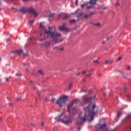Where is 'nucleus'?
Segmentation results:
<instances>
[{"label":"nucleus","instance_id":"nucleus-5","mask_svg":"<svg viewBox=\"0 0 131 131\" xmlns=\"http://www.w3.org/2000/svg\"><path fill=\"white\" fill-rule=\"evenodd\" d=\"M68 99V96L63 95L60 96L59 98L56 101L55 104L58 105L59 107H63L66 103V100Z\"/></svg>","mask_w":131,"mask_h":131},{"label":"nucleus","instance_id":"nucleus-43","mask_svg":"<svg viewBox=\"0 0 131 131\" xmlns=\"http://www.w3.org/2000/svg\"><path fill=\"white\" fill-rule=\"evenodd\" d=\"M128 130L131 131V126L128 127Z\"/></svg>","mask_w":131,"mask_h":131},{"label":"nucleus","instance_id":"nucleus-42","mask_svg":"<svg viewBox=\"0 0 131 131\" xmlns=\"http://www.w3.org/2000/svg\"><path fill=\"white\" fill-rule=\"evenodd\" d=\"M126 91H127V88H125L124 89V92H126Z\"/></svg>","mask_w":131,"mask_h":131},{"label":"nucleus","instance_id":"nucleus-34","mask_svg":"<svg viewBox=\"0 0 131 131\" xmlns=\"http://www.w3.org/2000/svg\"><path fill=\"white\" fill-rule=\"evenodd\" d=\"M42 26H43L42 23H40L39 28H42Z\"/></svg>","mask_w":131,"mask_h":131},{"label":"nucleus","instance_id":"nucleus-30","mask_svg":"<svg viewBox=\"0 0 131 131\" xmlns=\"http://www.w3.org/2000/svg\"><path fill=\"white\" fill-rule=\"evenodd\" d=\"M51 101L52 102H55V101H56V99L55 98H52Z\"/></svg>","mask_w":131,"mask_h":131},{"label":"nucleus","instance_id":"nucleus-52","mask_svg":"<svg viewBox=\"0 0 131 131\" xmlns=\"http://www.w3.org/2000/svg\"><path fill=\"white\" fill-rule=\"evenodd\" d=\"M34 124H31V126H34Z\"/></svg>","mask_w":131,"mask_h":131},{"label":"nucleus","instance_id":"nucleus-11","mask_svg":"<svg viewBox=\"0 0 131 131\" xmlns=\"http://www.w3.org/2000/svg\"><path fill=\"white\" fill-rule=\"evenodd\" d=\"M59 29L61 31L64 30L65 31H69V28H66V24L63 23L62 26H59Z\"/></svg>","mask_w":131,"mask_h":131},{"label":"nucleus","instance_id":"nucleus-39","mask_svg":"<svg viewBox=\"0 0 131 131\" xmlns=\"http://www.w3.org/2000/svg\"><path fill=\"white\" fill-rule=\"evenodd\" d=\"M80 129H81V128H80V127H78L77 128V130L80 131Z\"/></svg>","mask_w":131,"mask_h":131},{"label":"nucleus","instance_id":"nucleus-45","mask_svg":"<svg viewBox=\"0 0 131 131\" xmlns=\"http://www.w3.org/2000/svg\"><path fill=\"white\" fill-rule=\"evenodd\" d=\"M94 63H99L98 60H94Z\"/></svg>","mask_w":131,"mask_h":131},{"label":"nucleus","instance_id":"nucleus-50","mask_svg":"<svg viewBox=\"0 0 131 131\" xmlns=\"http://www.w3.org/2000/svg\"><path fill=\"white\" fill-rule=\"evenodd\" d=\"M29 0H23V2H28Z\"/></svg>","mask_w":131,"mask_h":131},{"label":"nucleus","instance_id":"nucleus-7","mask_svg":"<svg viewBox=\"0 0 131 131\" xmlns=\"http://www.w3.org/2000/svg\"><path fill=\"white\" fill-rule=\"evenodd\" d=\"M94 14V12H91L89 14H84L83 13H80L77 16L78 18L77 21H79V20L81 19V17H83V19H89V18L92 17Z\"/></svg>","mask_w":131,"mask_h":131},{"label":"nucleus","instance_id":"nucleus-56","mask_svg":"<svg viewBox=\"0 0 131 131\" xmlns=\"http://www.w3.org/2000/svg\"><path fill=\"white\" fill-rule=\"evenodd\" d=\"M112 37V36H111L110 38L108 37V38H107V40H108V39H110V38H111Z\"/></svg>","mask_w":131,"mask_h":131},{"label":"nucleus","instance_id":"nucleus-55","mask_svg":"<svg viewBox=\"0 0 131 131\" xmlns=\"http://www.w3.org/2000/svg\"><path fill=\"white\" fill-rule=\"evenodd\" d=\"M96 96L94 97V98H92L91 99H92L93 100H95V98Z\"/></svg>","mask_w":131,"mask_h":131},{"label":"nucleus","instance_id":"nucleus-33","mask_svg":"<svg viewBox=\"0 0 131 131\" xmlns=\"http://www.w3.org/2000/svg\"><path fill=\"white\" fill-rule=\"evenodd\" d=\"M54 50H59V47H55L54 48Z\"/></svg>","mask_w":131,"mask_h":131},{"label":"nucleus","instance_id":"nucleus-31","mask_svg":"<svg viewBox=\"0 0 131 131\" xmlns=\"http://www.w3.org/2000/svg\"><path fill=\"white\" fill-rule=\"evenodd\" d=\"M105 63L106 64H108L109 63V60H105Z\"/></svg>","mask_w":131,"mask_h":131},{"label":"nucleus","instance_id":"nucleus-3","mask_svg":"<svg viewBox=\"0 0 131 131\" xmlns=\"http://www.w3.org/2000/svg\"><path fill=\"white\" fill-rule=\"evenodd\" d=\"M19 11L21 13H31L34 15V17H36V16L38 15L37 12L35 11V9L32 8V7L29 8H27V7H21L19 9Z\"/></svg>","mask_w":131,"mask_h":131},{"label":"nucleus","instance_id":"nucleus-2","mask_svg":"<svg viewBox=\"0 0 131 131\" xmlns=\"http://www.w3.org/2000/svg\"><path fill=\"white\" fill-rule=\"evenodd\" d=\"M96 108L95 104H90L87 107L84 108L85 111L84 117H81L79 116L76 119V125H82L83 123H84L86 121V117L88 116L91 117V119L89 121L90 122L92 120H94L95 118V114L96 112L94 111Z\"/></svg>","mask_w":131,"mask_h":131},{"label":"nucleus","instance_id":"nucleus-47","mask_svg":"<svg viewBox=\"0 0 131 131\" xmlns=\"http://www.w3.org/2000/svg\"><path fill=\"white\" fill-rule=\"evenodd\" d=\"M79 75H80V73L77 74V76H79Z\"/></svg>","mask_w":131,"mask_h":131},{"label":"nucleus","instance_id":"nucleus-24","mask_svg":"<svg viewBox=\"0 0 131 131\" xmlns=\"http://www.w3.org/2000/svg\"><path fill=\"white\" fill-rule=\"evenodd\" d=\"M117 116H118V117H120V116H121V112H119L118 113Z\"/></svg>","mask_w":131,"mask_h":131},{"label":"nucleus","instance_id":"nucleus-40","mask_svg":"<svg viewBox=\"0 0 131 131\" xmlns=\"http://www.w3.org/2000/svg\"><path fill=\"white\" fill-rule=\"evenodd\" d=\"M43 124H45V122H41V125L42 126H43Z\"/></svg>","mask_w":131,"mask_h":131},{"label":"nucleus","instance_id":"nucleus-60","mask_svg":"<svg viewBox=\"0 0 131 131\" xmlns=\"http://www.w3.org/2000/svg\"><path fill=\"white\" fill-rule=\"evenodd\" d=\"M2 5V3L0 2V5Z\"/></svg>","mask_w":131,"mask_h":131},{"label":"nucleus","instance_id":"nucleus-18","mask_svg":"<svg viewBox=\"0 0 131 131\" xmlns=\"http://www.w3.org/2000/svg\"><path fill=\"white\" fill-rule=\"evenodd\" d=\"M38 73H39V74H40V75H43V72L41 70H39L38 71Z\"/></svg>","mask_w":131,"mask_h":131},{"label":"nucleus","instance_id":"nucleus-46","mask_svg":"<svg viewBox=\"0 0 131 131\" xmlns=\"http://www.w3.org/2000/svg\"><path fill=\"white\" fill-rule=\"evenodd\" d=\"M105 41H103L102 42V45H104V43H105Z\"/></svg>","mask_w":131,"mask_h":131},{"label":"nucleus","instance_id":"nucleus-21","mask_svg":"<svg viewBox=\"0 0 131 131\" xmlns=\"http://www.w3.org/2000/svg\"><path fill=\"white\" fill-rule=\"evenodd\" d=\"M126 69H127V70H128V71H130V70H131V67H130V66H127Z\"/></svg>","mask_w":131,"mask_h":131},{"label":"nucleus","instance_id":"nucleus-35","mask_svg":"<svg viewBox=\"0 0 131 131\" xmlns=\"http://www.w3.org/2000/svg\"><path fill=\"white\" fill-rule=\"evenodd\" d=\"M10 38H8V39H7L6 42H9V41H10Z\"/></svg>","mask_w":131,"mask_h":131},{"label":"nucleus","instance_id":"nucleus-29","mask_svg":"<svg viewBox=\"0 0 131 131\" xmlns=\"http://www.w3.org/2000/svg\"><path fill=\"white\" fill-rule=\"evenodd\" d=\"M127 99H131V96L129 95V94H128L127 95Z\"/></svg>","mask_w":131,"mask_h":131},{"label":"nucleus","instance_id":"nucleus-12","mask_svg":"<svg viewBox=\"0 0 131 131\" xmlns=\"http://www.w3.org/2000/svg\"><path fill=\"white\" fill-rule=\"evenodd\" d=\"M98 129L99 130H101V129H103V131H114V130H108V129H107V127L106 126V124H102L99 127Z\"/></svg>","mask_w":131,"mask_h":131},{"label":"nucleus","instance_id":"nucleus-48","mask_svg":"<svg viewBox=\"0 0 131 131\" xmlns=\"http://www.w3.org/2000/svg\"><path fill=\"white\" fill-rule=\"evenodd\" d=\"M30 82L31 83H34V81H32V80H31V81H30Z\"/></svg>","mask_w":131,"mask_h":131},{"label":"nucleus","instance_id":"nucleus-15","mask_svg":"<svg viewBox=\"0 0 131 131\" xmlns=\"http://www.w3.org/2000/svg\"><path fill=\"white\" fill-rule=\"evenodd\" d=\"M63 115V114H61L58 117L55 118L56 121H60L61 120V116Z\"/></svg>","mask_w":131,"mask_h":131},{"label":"nucleus","instance_id":"nucleus-22","mask_svg":"<svg viewBox=\"0 0 131 131\" xmlns=\"http://www.w3.org/2000/svg\"><path fill=\"white\" fill-rule=\"evenodd\" d=\"M72 86V84H69V85H68V91H70Z\"/></svg>","mask_w":131,"mask_h":131},{"label":"nucleus","instance_id":"nucleus-58","mask_svg":"<svg viewBox=\"0 0 131 131\" xmlns=\"http://www.w3.org/2000/svg\"><path fill=\"white\" fill-rule=\"evenodd\" d=\"M19 98H17V101H19Z\"/></svg>","mask_w":131,"mask_h":131},{"label":"nucleus","instance_id":"nucleus-57","mask_svg":"<svg viewBox=\"0 0 131 131\" xmlns=\"http://www.w3.org/2000/svg\"><path fill=\"white\" fill-rule=\"evenodd\" d=\"M33 89L34 90H36L35 87H34Z\"/></svg>","mask_w":131,"mask_h":131},{"label":"nucleus","instance_id":"nucleus-6","mask_svg":"<svg viewBox=\"0 0 131 131\" xmlns=\"http://www.w3.org/2000/svg\"><path fill=\"white\" fill-rule=\"evenodd\" d=\"M77 103H79V99H75L74 101H72L71 102H70L68 105V111L70 114L71 111L75 112V110L76 108L75 107H74V105H76Z\"/></svg>","mask_w":131,"mask_h":131},{"label":"nucleus","instance_id":"nucleus-49","mask_svg":"<svg viewBox=\"0 0 131 131\" xmlns=\"http://www.w3.org/2000/svg\"><path fill=\"white\" fill-rule=\"evenodd\" d=\"M9 105H10V106H13V104L11 103H9Z\"/></svg>","mask_w":131,"mask_h":131},{"label":"nucleus","instance_id":"nucleus-8","mask_svg":"<svg viewBox=\"0 0 131 131\" xmlns=\"http://www.w3.org/2000/svg\"><path fill=\"white\" fill-rule=\"evenodd\" d=\"M72 120H73V118H72V117L70 116H64L63 118L61 119V121L64 124H68V123H70V122H72Z\"/></svg>","mask_w":131,"mask_h":131},{"label":"nucleus","instance_id":"nucleus-23","mask_svg":"<svg viewBox=\"0 0 131 131\" xmlns=\"http://www.w3.org/2000/svg\"><path fill=\"white\" fill-rule=\"evenodd\" d=\"M87 72H89L88 70H84L82 73V74L84 75L85 74V73H86Z\"/></svg>","mask_w":131,"mask_h":131},{"label":"nucleus","instance_id":"nucleus-51","mask_svg":"<svg viewBox=\"0 0 131 131\" xmlns=\"http://www.w3.org/2000/svg\"><path fill=\"white\" fill-rule=\"evenodd\" d=\"M116 6H119V3H117L116 4Z\"/></svg>","mask_w":131,"mask_h":131},{"label":"nucleus","instance_id":"nucleus-1","mask_svg":"<svg viewBox=\"0 0 131 131\" xmlns=\"http://www.w3.org/2000/svg\"><path fill=\"white\" fill-rule=\"evenodd\" d=\"M49 31L46 30L44 33H41L40 34V39L41 41L46 40L48 37H50L51 40L50 41H46L44 43V46L46 48H49L51 45H56L58 42H60L62 40H59V38L61 37V34L56 31L55 27H49Z\"/></svg>","mask_w":131,"mask_h":131},{"label":"nucleus","instance_id":"nucleus-41","mask_svg":"<svg viewBox=\"0 0 131 131\" xmlns=\"http://www.w3.org/2000/svg\"><path fill=\"white\" fill-rule=\"evenodd\" d=\"M53 129V131H57V128L56 127H54Z\"/></svg>","mask_w":131,"mask_h":131},{"label":"nucleus","instance_id":"nucleus-4","mask_svg":"<svg viewBox=\"0 0 131 131\" xmlns=\"http://www.w3.org/2000/svg\"><path fill=\"white\" fill-rule=\"evenodd\" d=\"M98 2V0H90L89 3H84L81 5L82 9H85V10H90V9H93L94 6L93 5H96V3Z\"/></svg>","mask_w":131,"mask_h":131},{"label":"nucleus","instance_id":"nucleus-9","mask_svg":"<svg viewBox=\"0 0 131 131\" xmlns=\"http://www.w3.org/2000/svg\"><path fill=\"white\" fill-rule=\"evenodd\" d=\"M12 54H14V55H18V56H20V55H23L24 57H26L28 55V53H24V52L23 51V50H16L15 51H12Z\"/></svg>","mask_w":131,"mask_h":131},{"label":"nucleus","instance_id":"nucleus-27","mask_svg":"<svg viewBox=\"0 0 131 131\" xmlns=\"http://www.w3.org/2000/svg\"><path fill=\"white\" fill-rule=\"evenodd\" d=\"M59 50V51L63 52V51H64V47H62V48H60Z\"/></svg>","mask_w":131,"mask_h":131},{"label":"nucleus","instance_id":"nucleus-16","mask_svg":"<svg viewBox=\"0 0 131 131\" xmlns=\"http://www.w3.org/2000/svg\"><path fill=\"white\" fill-rule=\"evenodd\" d=\"M69 22H70V23L72 24V23H76V22H77V21L75 19H72V20H70L69 21Z\"/></svg>","mask_w":131,"mask_h":131},{"label":"nucleus","instance_id":"nucleus-54","mask_svg":"<svg viewBox=\"0 0 131 131\" xmlns=\"http://www.w3.org/2000/svg\"><path fill=\"white\" fill-rule=\"evenodd\" d=\"M38 97H39V99H40V95L39 94V93H38Z\"/></svg>","mask_w":131,"mask_h":131},{"label":"nucleus","instance_id":"nucleus-32","mask_svg":"<svg viewBox=\"0 0 131 131\" xmlns=\"http://www.w3.org/2000/svg\"><path fill=\"white\" fill-rule=\"evenodd\" d=\"M33 22H34V20H31V21H30L29 22V23L30 24H32V23H33Z\"/></svg>","mask_w":131,"mask_h":131},{"label":"nucleus","instance_id":"nucleus-53","mask_svg":"<svg viewBox=\"0 0 131 131\" xmlns=\"http://www.w3.org/2000/svg\"><path fill=\"white\" fill-rule=\"evenodd\" d=\"M23 66H25V65H26L25 62H24V63H23Z\"/></svg>","mask_w":131,"mask_h":131},{"label":"nucleus","instance_id":"nucleus-17","mask_svg":"<svg viewBox=\"0 0 131 131\" xmlns=\"http://www.w3.org/2000/svg\"><path fill=\"white\" fill-rule=\"evenodd\" d=\"M117 72H119V73H120V74H122L123 76H124V73L123 72V71L121 70H119V71H117Z\"/></svg>","mask_w":131,"mask_h":131},{"label":"nucleus","instance_id":"nucleus-26","mask_svg":"<svg viewBox=\"0 0 131 131\" xmlns=\"http://www.w3.org/2000/svg\"><path fill=\"white\" fill-rule=\"evenodd\" d=\"M54 15H55V14L52 13V14H50V15L48 16V17H53V16H54Z\"/></svg>","mask_w":131,"mask_h":131},{"label":"nucleus","instance_id":"nucleus-36","mask_svg":"<svg viewBox=\"0 0 131 131\" xmlns=\"http://www.w3.org/2000/svg\"><path fill=\"white\" fill-rule=\"evenodd\" d=\"M94 71V69H91L90 70H88V72H93Z\"/></svg>","mask_w":131,"mask_h":131},{"label":"nucleus","instance_id":"nucleus-25","mask_svg":"<svg viewBox=\"0 0 131 131\" xmlns=\"http://www.w3.org/2000/svg\"><path fill=\"white\" fill-rule=\"evenodd\" d=\"M94 74V73H90L86 75V76H92Z\"/></svg>","mask_w":131,"mask_h":131},{"label":"nucleus","instance_id":"nucleus-14","mask_svg":"<svg viewBox=\"0 0 131 131\" xmlns=\"http://www.w3.org/2000/svg\"><path fill=\"white\" fill-rule=\"evenodd\" d=\"M131 119V116L129 115L127 116L126 118H125L123 120V123H125V122H127L128 120H130Z\"/></svg>","mask_w":131,"mask_h":131},{"label":"nucleus","instance_id":"nucleus-20","mask_svg":"<svg viewBox=\"0 0 131 131\" xmlns=\"http://www.w3.org/2000/svg\"><path fill=\"white\" fill-rule=\"evenodd\" d=\"M94 25H95V26H97L98 27H99V26H101V24H100V23H95V24H94Z\"/></svg>","mask_w":131,"mask_h":131},{"label":"nucleus","instance_id":"nucleus-13","mask_svg":"<svg viewBox=\"0 0 131 131\" xmlns=\"http://www.w3.org/2000/svg\"><path fill=\"white\" fill-rule=\"evenodd\" d=\"M61 16H62L63 20H66V19H68V18L70 17V15L69 14H67L66 13L58 14V17H61Z\"/></svg>","mask_w":131,"mask_h":131},{"label":"nucleus","instance_id":"nucleus-37","mask_svg":"<svg viewBox=\"0 0 131 131\" xmlns=\"http://www.w3.org/2000/svg\"><path fill=\"white\" fill-rule=\"evenodd\" d=\"M5 80H6V81H7V82H8V81H9V78H8V77H6Z\"/></svg>","mask_w":131,"mask_h":131},{"label":"nucleus","instance_id":"nucleus-44","mask_svg":"<svg viewBox=\"0 0 131 131\" xmlns=\"http://www.w3.org/2000/svg\"><path fill=\"white\" fill-rule=\"evenodd\" d=\"M78 4V1H76L75 2V5H77Z\"/></svg>","mask_w":131,"mask_h":131},{"label":"nucleus","instance_id":"nucleus-38","mask_svg":"<svg viewBox=\"0 0 131 131\" xmlns=\"http://www.w3.org/2000/svg\"><path fill=\"white\" fill-rule=\"evenodd\" d=\"M82 92H84L85 93V92H86V91L85 90H81L79 93H82Z\"/></svg>","mask_w":131,"mask_h":131},{"label":"nucleus","instance_id":"nucleus-59","mask_svg":"<svg viewBox=\"0 0 131 131\" xmlns=\"http://www.w3.org/2000/svg\"><path fill=\"white\" fill-rule=\"evenodd\" d=\"M1 120H2V118H0V121H1Z\"/></svg>","mask_w":131,"mask_h":131},{"label":"nucleus","instance_id":"nucleus-28","mask_svg":"<svg viewBox=\"0 0 131 131\" xmlns=\"http://www.w3.org/2000/svg\"><path fill=\"white\" fill-rule=\"evenodd\" d=\"M121 59H122V57L120 56V57H118V58L117 59V61H120V60H121Z\"/></svg>","mask_w":131,"mask_h":131},{"label":"nucleus","instance_id":"nucleus-19","mask_svg":"<svg viewBox=\"0 0 131 131\" xmlns=\"http://www.w3.org/2000/svg\"><path fill=\"white\" fill-rule=\"evenodd\" d=\"M16 76L21 77L22 76V74L20 73H17L15 74Z\"/></svg>","mask_w":131,"mask_h":131},{"label":"nucleus","instance_id":"nucleus-10","mask_svg":"<svg viewBox=\"0 0 131 131\" xmlns=\"http://www.w3.org/2000/svg\"><path fill=\"white\" fill-rule=\"evenodd\" d=\"M83 103L81 104L82 106H83V105L85 104H88L90 101V98H89V97L88 96H83Z\"/></svg>","mask_w":131,"mask_h":131}]
</instances>
